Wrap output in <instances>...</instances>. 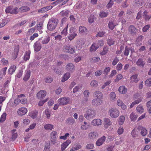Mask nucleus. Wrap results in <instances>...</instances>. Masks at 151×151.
<instances>
[{
  "instance_id": "obj_13",
  "label": "nucleus",
  "mask_w": 151,
  "mask_h": 151,
  "mask_svg": "<svg viewBox=\"0 0 151 151\" xmlns=\"http://www.w3.org/2000/svg\"><path fill=\"white\" fill-rule=\"evenodd\" d=\"M136 64L139 66L143 67L145 65V62L142 58H140L137 61Z\"/></svg>"
},
{
  "instance_id": "obj_4",
  "label": "nucleus",
  "mask_w": 151,
  "mask_h": 151,
  "mask_svg": "<svg viewBox=\"0 0 151 151\" xmlns=\"http://www.w3.org/2000/svg\"><path fill=\"white\" fill-rule=\"evenodd\" d=\"M128 30L130 34L133 36L136 35L137 29L133 25H131L129 26Z\"/></svg>"
},
{
  "instance_id": "obj_40",
  "label": "nucleus",
  "mask_w": 151,
  "mask_h": 151,
  "mask_svg": "<svg viewBox=\"0 0 151 151\" xmlns=\"http://www.w3.org/2000/svg\"><path fill=\"white\" fill-rule=\"evenodd\" d=\"M98 82L95 80L92 81L90 83V85L91 86L94 87H97L98 85Z\"/></svg>"
},
{
  "instance_id": "obj_9",
  "label": "nucleus",
  "mask_w": 151,
  "mask_h": 151,
  "mask_svg": "<svg viewBox=\"0 0 151 151\" xmlns=\"http://www.w3.org/2000/svg\"><path fill=\"white\" fill-rule=\"evenodd\" d=\"M88 137L90 139H96L98 137V134L96 132H91L88 134Z\"/></svg>"
},
{
  "instance_id": "obj_63",
  "label": "nucleus",
  "mask_w": 151,
  "mask_h": 151,
  "mask_svg": "<svg viewBox=\"0 0 151 151\" xmlns=\"http://www.w3.org/2000/svg\"><path fill=\"white\" fill-rule=\"evenodd\" d=\"M105 34V32L103 31H101L99 32L97 34V36L102 37L104 36Z\"/></svg>"
},
{
  "instance_id": "obj_33",
  "label": "nucleus",
  "mask_w": 151,
  "mask_h": 151,
  "mask_svg": "<svg viewBox=\"0 0 151 151\" xmlns=\"http://www.w3.org/2000/svg\"><path fill=\"white\" fill-rule=\"evenodd\" d=\"M99 47L98 45L96 44H93L90 48V51L91 52L95 51Z\"/></svg>"
},
{
  "instance_id": "obj_14",
  "label": "nucleus",
  "mask_w": 151,
  "mask_h": 151,
  "mask_svg": "<svg viewBox=\"0 0 151 151\" xmlns=\"http://www.w3.org/2000/svg\"><path fill=\"white\" fill-rule=\"evenodd\" d=\"M74 65L71 63H68L66 66V70L68 71H73L74 69Z\"/></svg>"
},
{
  "instance_id": "obj_52",
  "label": "nucleus",
  "mask_w": 151,
  "mask_h": 151,
  "mask_svg": "<svg viewBox=\"0 0 151 151\" xmlns=\"http://www.w3.org/2000/svg\"><path fill=\"white\" fill-rule=\"evenodd\" d=\"M56 132L55 131H53L51 133V139H56Z\"/></svg>"
},
{
  "instance_id": "obj_50",
  "label": "nucleus",
  "mask_w": 151,
  "mask_h": 151,
  "mask_svg": "<svg viewBox=\"0 0 151 151\" xmlns=\"http://www.w3.org/2000/svg\"><path fill=\"white\" fill-rule=\"evenodd\" d=\"M62 68H59L57 69H54V71L55 73H56L57 74L60 75L62 73Z\"/></svg>"
},
{
  "instance_id": "obj_42",
  "label": "nucleus",
  "mask_w": 151,
  "mask_h": 151,
  "mask_svg": "<svg viewBox=\"0 0 151 151\" xmlns=\"http://www.w3.org/2000/svg\"><path fill=\"white\" fill-rule=\"evenodd\" d=\"M50 145V142L46 143L45 145V148L43 151H50L49 150Z\"/></svg>"
},
{
  "instance_id": "obj_48",
  "label": "nucleus",
  "mask_w": 151,
  "mask_h": 151,
  "mask_svg": "<svg viewBox=\"0 0 151 151\" xmlns=\"http://www.w3.org/2000/svg\"><path fill=\"white\" fill-rule=\"evenodd\" d=\"M130 50V48H128L126 46L125 49V50L124 52V55L125 56H128L129 55V51Z\"/></svg>"
},
{
  "instance_id": "obj_60",
  "label": "nucleus",
  "mask_w": 151,
  "mask_h": 151,
  "mask_svg": "<svg viewBox=\"0 0 151 151\" xmlns=\"http://www.w3.org/2000/svg\"><path fill=\"white\" fill-rule=\"evenodd\" d=\"M143 11L140 10L139 11L137 14V15L136 17V19H140L142 17V14Z\"/></svg>"
},
{
  "instance_id": "obj_28",
  "label": "nucleus",
  "mask_w": 151,
  "mask_h": 151,
  "mask_svg": "<svg viewBox=\"0 0 151 151\" xmlns=\"http://www.w3.org/2000/svg\"><path fill=\"white\" fill-rule=\"evenodd\" d=\"M77 34L74 32H70L69 35L68 36V39L70 40L73 39L75 37Z\"/></svg>"
},
{
  "instance_id": "obj_5",
  "label": "nucleus",
  "mask_w": 151,
  "mask_h": 151,
  "mask_svg": "<svg viewBox=\"0 0 151 151\" xmlns=\"http://www.w3.org/2000/svg\"><path fill=\"white\" fill-rule=\"evenodd\" d=\"M52 8V6H47L39 9L38 11L39 13H43L51 9Z\"/></svg>"
},
{
  "instance_id": "obj_18",
  "label": "nucleus",
  "mask_w": 151,
  "mask_h": 151,
  "mask_svg": "<svg viewBox=\"0 0 151 151\" xmlns=\"http://www.w3.org/2000/svg\"><path fill=\"white\" fill-rule=\"evenodd\" d=\"M104 127H107L111 125L112 124L111 122L108 118H104Z\"/></svg>"
},
{
  "instance_id": "obj_2",
  "label": "nucleus",
  "mask_w": 151,
  "mask_h": 151,
  "mask_svg": "<svg viewBox=\"0 0 151 151\" xmlns=\"http://www.w3.org/2000/svg\"><path fill=\"white\" fill-rule=\"evenodd\" d=\"M64 51L66 52L73 54L75 52V49L74 47L71 46L69 45H67L64 46Z\"/></svg>"
},
{
  "instance_id": "obj_38",
  "label": "nucleus",
  "mask_w": 151,
  "mask_h": 151,
  "mask_svg": "<svg viewBox=\"0 0 151 151\" xmlns=\"http://www.w3.org/2000/svg\"><path fill=\"white\" fill-rule=\"evenodd\" d=\"M50 39L49 37H46L42 41V44H47L50 41Z\"/></svg>"
},
{
  "instance_id": "obj_45",
  "label": "nucleus",
  "mask_w": 151,
  "mask_h": 151,
  "mask_svg": "<svg viewBox=\"0 0 151 151\" xmlns=\"http://www.w3.org/2000/svg\"><path fill=\"white\" fill-rule=\"evenodd\" d=\"M108 13L106 12H101L99 14V16L101 18H103L107 16Z\"/></svg>"
},
{
  "instance_id": "obj_31",
  "label": "nucleus",
  "mask_w": 151,
  "mask_h": 151,
  "mask_svg": "<svg viewBox=\"0 0 151 151\" xmlns=\"http://www.w3.org/2000/svg\"><path fill=\"white\" fill-rule=\"evenodd\" d=\"M53 125L51 124H47L44 125V127L46 130H51L53 129Z\"/></svg>"
},
{
  "instance_id": "obj_26",
  "label": "nucleus",
  "mask_w": 151,
  "mask_h": 151,
  "mask_svg": "<svg viewBox=\"0 0 151 151\" xmlns=\"http://www.w3.org/2000/svg\"><path fill=\"white\" fill-rule=\"evenodd\" d=\"M31 72L30 70L27 71L25 76L23 78V80L25 81H27L29 78L30 76Z\"/></svg>"
},
{
  "instance_id": "obj_10",
  "label": "nucleus",
  "mask_w": 151,
  "mask_h": 151,
  "mask_svg": "<svg viewBox=\"0 0 151 151\" xmlns=\"http://www.w3.org/2000/svg\"><path fill=\"white\" fill-rule=\"evenodd\" d=\"M102 101V100L97 98H96L93 100L92 104L94 106H98L101 104Z\"/></svg>"
},
{
  "instance_id": "obj_34",
  "label": "nucleus",
  "mask_w": 151,
  "mask_h": 151,
  "mask_svg": "<svg viewBox=\"0 0 151 151\" xmlns=\"http://www.w3.org/2000/svg\"><path fill=\"white\" fill-rule=\"evenodd\" d=\"M136 110L140 114L142 113L144 111V109L141 105H139L137 107Z\"/></svg>"
},
{
  "instance_id": "obj_20",
  "label": "nucleus",
  "mask_w": 151,
  "mask_h": 151,
  "mask_svg": "<svg viewBox=\"0 0 151 151\" xmlns=\"http://www.w3.org/2000/svg\"><path fill=\"white\" fill-rule=\"evenodd\" d=\"M94 95L97 99H101L103 97V94L99 91H96L94 92Z\"/></svg>"
},
{
  "instance_id": "obj_25",
  "label": "nucleus",
  "mask_w": 151,
  "mask_h": 151,
  "mask_svg": "<svg viewBox=\"0 0 151 151\" xmlns=\"http://www.w3.org/2000/svg\"><path fill=\"white\" fill-rule=\"evenodd\" d=\"M30 53L31 52L30 50H28L25 52L24 59V60L27 61L29 59Z\"/></svg>"
},
{
  "instance_id": "obj_41",
  "label": "nucleus",
  "mask_w": 151,
  "mask_h": 151,
  "mask_svg": "<svg viewBox=\"0 0 151 151\" xmlns=\"http://www.w3.org/2000/svg\"><path fill=\"white\" fill-rule=\"evenodd\" d=\"M59 57L60 58H62V59H64L65 60H68L69 58V56L65 54L60 55Z\"/></svg>"
},
{
  "instance_id": "obj_7",
  "label": "nucleus",
  "mask_w": 151,
  "mask_h": 151,
  "mask_svg": "<svg viewBox=\"0 0 151 151\" xmlns=\"http://www.w3.org/2000/svg\"><path fill=\"white\" fill-rule=\"evenodd\" d=\"M46 95V91L44 90H40L37 94V96L38 99L44 98Z\"/></svg>"
},
{
  "instance_id": "obj_17",
  "label": "nucleus",
  "mask_w": 151,
  "mask_h": 151,
  "mask_svg": "<svg viewBox=\"0 0 151 151\" xmlns=\"http://www.w3.org/2000/svg\"><path fill=\"white\" fill-rule=\"evenodd\" d=\"M116 21L115 20H111L109 22L108 26L111 30L113 29L116 26Z\"/></svg>"
},
{
  "instance_id": "obj_27",
  "label": "nucleus",
  "mask_w": 151,
  "mask_h": 151,
  "mask_svg": "<svg viewBox=\"0 0 151 151\" xmlns=\"http://www.w3.org/2000/svg\"><path fill=\"white\" fill-rule=\"evenodd\" d=\"M142 101V100L141 99L139 98L137 100H135L134 102H132L131 105L130 106V108H132L134 105L136 104L139 103Z\"/></svg>"
},
{
  "instance_id": "obj_24",
  "label": "nucleus",
  "mask_w": 151,
  "mask_h": 151,
  "mask_svg": "<svg viewBox=\"0 0 151 151\" xmlns=\"http://www.w3.org/2000/svg\"><path fill=\"white\" fill-rule=\"evenodd\" d=\"M118 90L120 93L122 94L126 93L127 91V88H125L124 86H121L119 88Z\"/></svg>"
},
{
  "instance_id": "obj_22",
  "label": "nucleus",
  "mask_w": 151,
  "mask_h": 151,
  "mask_svg": "<svg viewBox=\"0 0 151 151\" xmlns=\"http://www.w3.org/2000/svg\"><path fill=\"white\" fill-rule=\"evenodd\" d=\"M29 8L27 6H23L19 9V11L21 13L24 12L29 11Z\"/></svg>"
},
{
  "instance_id": "obj_3",
  "label": "nucleus",
  "mask_w": 151,
  "mask_h": 151,
  "mask_svg": "<svg viewBox=\"0 0 151 151\" xmlns=\"http://www.w3.org/2000/svg\"><path fill=\"white\" fill-rule=\"evenodd\" d=\"M109 113L110 116L113 118L117 117L119 115V111L116 109H111L109 110Z\"/></svg>"
},
{
  "instance_id": "obj_51",
  "label": "nucleus",
  "mask_w": 151,
  "mask_h": 151,
  "mask_svg": "<svg viewBox=\"0 0 151 151\" xmlns=\"http://www.w3.org/2000/svg\"><path fill=\"white\" fill-rule=\"evenodd\" d=\"M108 50V48L107 47H104L103 49V51L101 52V55H104L107 53Z\"/></svg>"
},
{
  "instance_id": "obj_6",
  "label": "nucleus",
  "mask_w": 151,
  "mask_h": 151,
  "mask_svg": "<svg viewBox=\"0 0 151 151\" xmlns=\"http://www.w3.org/2000/svg\"><path fill=\"white\" fill-rule=\"evenodd\" d=\"M95 114V111L91 109H88L87 111V114L84 115V117L87 118L88 117L91 118L94 116Z\"/></svg>"
},
{
  "instance_id": "obj_59",
  "label": "nucleus",
  "mask_w": 151,
  "mask_h": 151,
  "mask_svg": "<svg viewBox=\"0 0 151 151\" xmlns=\"http://www.w3.org/2000/svg\"><path fill=\"white\" fill-rule=\"evenodd\" d=\"M45 114L46 115L47 117L48 118H49L50 116V113L48 109H46L45 111Z\"/></svg>"
},
{
  "instance_id": "obj_39",
  "label": "nucleus",
  "mask_w": 151,
  "mask_h": 151,
  "mask_svg": "<svg viewBox=\"0 0 151 151\" xmlns=\"http://www.w3.org/2000/svg\"><path fill=\"white\" fill-rule=\"evenodd\" d=\"M110 97L111 100H115L116 99V95L114 92H111L110 94Z\"/></svg>"
},
{
  "instance_id": "obj_58",
  "label": "nucleus",
  "mask_w": 151,
  "mask_h": 151,
  "mask_svg": "<svg viewBox=\"0 0 151 151\" xmlns=\"http://www.w3.org/2000/svg\"><path fill=\"white\" fill-rule=\"evenodd\" d=\"M53 81V79L51 77H47L45 79V81L46 83H51Z\"/></svg>"
},
{
  "instance_id": "obj_62",
  "label": "nucleus",
  "mask_w": 151,
  "mask_h": 151,
  "mask_svg": "<svg viewBox=\"0 0 151 151\" xmlns=\"http://www.w3.org/2000/svg\"><path fill=\"white\" fill-rule=\"evenodd\" d=\"M93 144H88L86 145V147L87 149H92L93 148Z\"/></svg>"
},
{
  "instance_id": "obj_11",
  "label": "nucleus",
  "mask_w": 151,
  "mask_h": 151,
  "mask_svg": "<svg viewBox=\"0 0 151 151\" xmlns=\"http://www.w3.org/2000/svg\"><path fill=\"white\" fill-rule=\"evenodd\" d=\"M58 102L60 105H64L68 103V101L66 98L64 97L58 100Z\"/></svg>"
},
{
  "instance_id": "obj_21",
  "label": "nucleus",
  "mask_w": 151,
  "mask_h": 151,
  "mask_svg": "<svg viewBox=\"0 0 151 151\" xmlns=\"http://www.w3.org/2000/svg\"><path fill=\"white\" fill-rule=\"evenodd\" d=\"M137 75L136 74L133 75L130 77L131 82L137 83L139 81V80L137 78Z\"/></svg>"
},
{
  "instance_id": "obj_30",
  "label": "nucleus",
  "mask_w": 151,
  "mask_h": 151,
  "mask_svg": "<svg viewBox=\"0 0 151 151\" xmlns=\"http://www.w3.org/2000/svg\"><path fill=\"white\" fill-rule=\"evenodd\" d=\"M125 120V117L123 116H121L118 119V123L119 125H122L123 124Z\"/></svg>"
},
{
  "instance_id": "obj_8",
  "label": "nucleus",
  "mask_w": 151,
  "mask_h": 151,
  "mask_svg": "<svg viewBox=\"0 0 151 151\" xmlns=\"http://www.w3.org/2000/svg\"><path fill=\"white\" fill-rule=\"evenodd\" d=\"M27 112V109L25 108L22 107L19 108L17 111V114L19 116L25 114Z\"/></svg>"
},
{
  "instance_id": "obj_23",
  "label": "nucleus",
  "mask_w": 151,
  "mask_h": 151,
  "mask_svg": "<svg viewBox=\"0 0 151 151\" xmlns=\"http://www.w3.org/2000/svg\"><path fill=\"white\" fill-rule=\"evenodd\" d=\"M79 31L81 33L83 34H86L87 32L86 28L82 26H81L79 27Z\"/></svg>"
},
{
  "instance_id": "obj_1",
  "label": "nucleus",
  "mask_w": 151,
  "mask_h": 151,
  "mask_svg": "<svg viewBox=\"0 0 151 151\" xmlns=\"http://www.w3.org/2000/svg\"><path fill=\"white\" fill-rule=\"evenodd\" d=\"M58 22V20L56 18H52L49 20L48 22L47 28L50 31H52L56 28Z\"/></svg>"
},
{
  "instance_id": "obj_37",
  "label": "nucleus",
  "mask_w": 151,
  "mask_h": 151,
  "mask_svg": "<svg viewBox=\"0 0 151 151\" xmlns=\"http://www.w3.org/2000/svg\"><path fill=\"white\" fill-rule=\"evenodd\" d=\"M130 117L132 121H134L136 120L137 116L132 113L130 115Z\"/></svg>"
},
{
  "instance_id": "obj_16",
  "label": "nucleus",
  "mask_w": 151,
  "mask_h": 151,
  "mask_svg": "<svg viewBox=\"0 0 151 151\" xmlns=\"http://www.w3.org/2000/svg\"><path fill=\"white\" fill-rule=\"evenodd\" d=\"M71 141L69 140H67L65 142L63 143L61 145V150L63 151L66 148L67 146L70 143Z\"/></svg>"
},
{
  "instance_id": "obj_32",
  "label": "nucleus",
  "mask_w": 151,
  "mask_h": 151,
  "mask_svg": "<svg viewBox=\"0 0 151 151\" xmlns=\"http://www.w3.org/2000/svg\"><path fill=\"white\" fill-rule=\"evenodd\" d=\"M66 122L68 124H72L75 123V120L72 117L68 118L66 120Z\"/></svg>"
},
{
  "instance_id": "obj_35",
  "label": "nucleus",
  "mask_w": 151,
  "mask_h": 151,
  "mask_svg": "<svg viewBox=\"0 0 151 151\" xmlns=\"http://www.w3.org/2000/svg\"><path fill=\"white\" fill-rule=\"evenodd\" d=\"M16 66L15 65L12 66L9 70V72L11 74L13 73L15 71L16 69Z\"/></svg>"
},
{
  "instance_id": "obj_46",
  "label": "nucleus",
  "mask_w": 151,
  "mask_h": 151,
  "mask_svg": "<svg viewBox=\"0 0 151 151\" xmlns=\"http://www.w3.org/2000/svg\"><path fill=\"white\" fill-rule=\"evenodd\" d=\"M147 134V129L145 128H144L142 129V130L141 132V134L142 136H145Z\"/></svg>"
},
{
  "instance_id": "obj_56",
  "label": "nucleus",
  "mask_w": 151,
  "mask_h": 151,
  "mask_svg": "<svg viewBox=\"0 0 151 151\" xmlns=\"http://www.w3.org/2000/svg\"><path fill=\"white\" fill-rule=\"evenodd\" d=\"M100 58L98 57H96L93 58L91 60L92 62L93 63H96L98 62L100 60Z\"/></svg>"
},
{
  "instance_id": "obj_53",
  "label": "nucleus",
  "mask_w": 151,
  "mask_h": 151,
  "mask_svg": "<svg viewBox=\"0 0 151 151\" xmlns=\"http://www.w3.org/2000/svg\"><path fill=\"white\" fill-rule=\"evenodd\" d=\"M19 100L21 103L22 104H24L27 103V100L25 97L21 99H19Z\"/></svg>"
},
{
  "instance_id": "obj_12",
  "label": "nucleus",
  "mask_w": 151,
  "mask_h": 151,
  "mask_svg": "<svg viewBox=\"0 0 151 151\" xmlns=\"http://www.w3.org/2000/svg\"><path fill=\"white\" fill-rule=\"evenodd\" d=\"M106 139V137L104 136H103L101 138L98 139L96 142L97 145L100 146L104 142Z\"/></svg>"
},
{
  "instance_id": "obj_36",
  "label": "nucleus",
  "mask_w": 151,
  "mask_h": 151,
  "mask_svg": "<svg viewBox=\"0 0 151 151\" xmlns=\"http://www.w3.org/2000/svg\"><path fill=\"white\" fill-rule=\"evenodd\" d=\"M149 113H151V100L148 101L146 104Z\"/></svg>"
},
{
  "instance_id": "obj_61",
  "label": "nucleus",
  "mask_w": 151,
  "mask_h": 151,
  "mask_svg": "<svg viewBox=\"0 0 151 151\" xmlns=\"http://www.w3.org/2000/svg\"><path fill=\"white\" fill-rule=\"evenodd\" d=\"M19 48L18 47H16L15 49H14V54H15V56L14 57V59H16L17 57L18 53L19 52Z\"/></svg>"
},
{
  "instance_id": "obj_57",
  "label": "nucleus",
  "mask_w": 151,
  "mask_h": 151,
  "mask_svg": "<svg viewBox=\"0 0 151 151\" xmlns=\"http://www.w3.org/2000/svg\"><path fill=\"white\" fill-rule=\"evenodd\" d=\"M69 11L68 10L64 11H63L60 13V14L63 16H66L69 14Z\"/></svg>"
},
{
  "instance_id": "obj_64",
  "label": "nucleus",
  "mask_w": 151,
  "mask_h": 151,
  "mask_svg": "<svg viewBox=\"0 0 151 151\" xmlns=\"http://www.w3.org/2000/svg\"><path fill=\"white\" fill-rule=\"evenodd\" d=\"M150 27V25H147L145 26L142 29V30L143 32H145L147 31L148 30Z\"/></svg>"
},
{
  "instance_id": "obj_47",
  "label": "nucleus",
  "mask_w": 151,
  "mask_h": 151,
  "mask_svg": "<svg viewBox=\"0 0 151 151\" xmlns=\"http://www.w3.org/2000/svg\"><path fill=\"white\" fill-rule=\"evenodd\" d=\"M114 40L110 38L108 39L107 41V43L109 46L113 45L114 44Z\"/></svg>"
},
{
  "instance_id": "obj_15",
  "label": "nucleus",
  "mask_w": 151,
  "mask_h": 151,
  "mask_svg": "<svg viewBox=\"0 0 151 151\" xmlns=\"http://www.w3.org/2000/svg\"><path fill=\"white\" fill-rule=\"evenodd\" d=\"M101 120L99 119H94L92 121L91 124L94 126L99 125L101 124Z\"/></svg>"
},
{
  "instance_id": "obj_44",
  "label": "nucleus",
  "mask_w": 151,
  "mask_h": 151,
  "mask_svg": "<svg viewBox=\"0 0 151 151\" xmlns=\"http://www.w3.org/2000/svg\"><path fill=\"white\" fill-rule=\"evenodd\" d=\"M6 116V114L5 113H3L1 117V119H0V121L1 122H4Z\"/></svg>"
},
{
  "instance_id": "obj_29",
  "label": "nucleus",
  "mask_w": 151,
  "mask_h": 151,
  "mask_svg": "<svg viewBox=\"0 0 151 151\" xmlns=\"http://www.w3.org/2000/svg\"><path fill=\"white\" fill-rule=\"evenodd\" d=\"M70 77V73H65L61 81L62 82H64L67 80Z\"/></svg>"
},
{
  "instance_id": "obj_43",
  "label": "nucleus",
  "mask_w": 151,
  "mask_h": 151,
  "mask_svg": "<svg viewBox=\"0 0 151 151\" xmlns=\"http://www.w3.org/2000/svg\"><path fill=\"white\" fill-rule=\"evenodd\" d=\"M95 17L94 15H91L88 18V21L89 23H91L94 22V19Z\"/></svg>"
},
{
  "instance_id": "obj_54",
  "label": "nucleus",
  "mask_w": 151,
  "mask_h": 151,
  "mask_svg": "<svg viewBox=\"0 0 151 151\" xmlns=\"http://www.w3.org/2000/svg\"><path fill=\"white\" fill-rule=\"evenodd\" d=\"M110 70V68L109 67H107L105 68L104 71H103V73L106 75L109 72Z\"/></svg>"
},
{
  "instance_id": "obj_49",
  "label": "nucleus",
  "mask_w": 151,
  "mask_h": 151,
  "mask_svg": "<svg viewBox=\"0 0 151 151\" xmlns=\"http://www.w3.org/2000/svg\"><path fill=\"white\" fill-rule=\"evenodd\" d=\"M19 9L17 7L14 8L11 11V14H17L19 12Z\"/></svg>"
},
{
  "instance_id": "obj_55",
  "label": "nucleus",
  "mask_w": 151,
  "mask_h": 151,
  "mask_svg": "<svg viewBox=\"0 0 151 151\" xmlns=\"http://www.w3.org/2000/svg\"><path fill=\"white\" fill-rule=\"evenodd\" d=\"M145 85L148 86H151V78H149L145 82Z\"/></svg>"
},
{
  "instance_id": "obj_19",
  "label": "nucleus",
  "mask_w": 151,
  "mask_h": 151,
  "mask_svg": "<svg viewBox=\"0 0 151 151\" xmlns=\"http://www.w3.org/2000/svg\"><path fill=\"white\" fill-rule=\"evenodd\" d=\"M34 50L36 52L39 51L41 48V45L38 42H36L34 44Z\"/></svg>"
}]
</instances>
